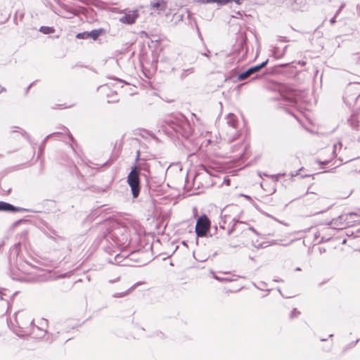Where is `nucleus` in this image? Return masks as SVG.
Here are the masks:
<instances>
[{
    "label": "nucleus",
    "mask_w": 360,
    "mask_h": 360,
    "mask_svg": "<svg viewBox=\"0 0 360 360\" xmlns=\"http://www.w3.org/2000/svg\"><path fill=\"white\" fill-rule=\"evenodd\" d=\"M15 321L19 330H15L18 336L43 335L44 330L39 327L33 326V319L27 311H18L15 314Z\"/></svg>",
    "instance_id": "nucleus-1"
},
{
    "label": "nucleus",
    "mask_w": 360,
    "mask_h": 360,
    "mask_svg": "<svg viewBox=\"0 0 360 360\" xmlns=\"http://www.w3.org/2000/svg\"><path fill=\"white\" fill-rule=\"evenodd\" d=\"M243 210L237 205H230L225 207L221 213V221L219 222V227L224 230H227L231 227V225L236 224L238 219H240Z\"/></svg>",
    "instance_id": "nucleus-2"
},
{
    "label": "nucleus",
    "mask_w": 360,
    "mask_h": 360,
    "mask_svg": "<svg viewBox=\"0 0 360 360\" xmlns=\"http://www.w3.org/2000/svg\"><path fill=\"white\" fill-rule=\"evenodd\" d=\"M152 258V244L146 241L145 236H139V243H136V266H144Z\"/></svg>",
    "instance_id": "nucleus-3"
},
{
    "label": "nucleus",
    "mask_w": 360,
    "mask_h": 360,
    "mask_svg": "<svg viewBox=\"0 0 360 360\" xmlns=\"http://www.w3.org/2000/svg\"><path fill=\"white\" fill-rule=\"evenodd\" d=\"M169 126L176 133L179 134L184 138H188L193 132L189 122L182 115L174 117L169 122Z\"/></svg>",
    "instance_id": "nucleus-4"
},
{
    "label": "nucleus",
    "mask_w": 360,
    "mask_h": 360,
    "mask_svg": "<svg viewBox=\"0 0 360 360\" xmlns=\"http://www.w3.org/2000/svg\"><path fill=\"white\" fill-rule=\"evenodd\" d=\"M355 212L342 214L338 217L333 219L329 224L335 229H342L347 226H353L360 224V219H353V216H357Z\"/></svg>",
    "instance_id": "nucleus-5"
},
{
    "label": "nucleus",
    "mask_w": 360,
    "mask_h": 360,
    "mask_svg": "<svg viewBox=\"0 0 360 360\" xmlns=\"http://www.w3.org/2000/svg\"><path fill=\"white\" fill-rule=\"evenodd\" d=\"M226 139L228 141H233L236 140L238 136V120L236 115L233 113H229L226 117Z\"/></svg>",
    "instance_id": "nucleus-6"
},
{
    "label": "nucleus",
    "mask_w": 360,
    "mask_h": 360,
    "mask_svg": "<svg viewBox=\"0 0 360 360\" xmlns=\"http://www.w3.org/2000/svg\"><path fill=\"white\" fill-rule=\"evenodd\" d=\"M210 229V221L208 217L203 214L198 219L195 224V233L198 237H205Z\"/></svg>",
    "instance_id": "nucleus-7"
},
{
    "label": "nucleus",
    "mask_w": 360,
    "mask_h": 360,
    "mask_svg": "<svg viewBox=\"0 0 360 360\" xmlns=\"http://www.w3.org/2000/svg\"><path fill=\"white\" fill-rule=\"evenodd\" d=\"M255 231V229L248 224L238 219L236 224L231 225V227L230 229L229 228L228 235L230 236L231 234L235 232L238 233H242L243 231Z\"/></svg>",
    "instance_id": "nucleus-8"
},
{
    "label": "nucleus",
    "mask_w": 360,
    "mask_h": 360,
    "mask_svg": "<svg viewBox=\"0 0 360 360\" xmlns=\"http://www.w3.org/2000/svg\"><path fill=\"white\" fill-rule=\"evenodd\" d=\"M268 61H269V60L267 59L264 62L262 63L261 64L250 67L245 72L240 73L238 76V80H240V81L244 80V79H247L248 77H249L250 75L257 72L262 68H263L264 67H265L266 65V64L268 63Z\"/></svg>",
    "instance_id": "nucleus-9"
},
{
    "label": "nucleus",
    "mask_w": 360,
    "mask_h": 360,
    "mask_svg": "<svg viewBox=\"0 0 360 360\" xmlns=\"http://www.w3.org/2000/svg\"><path fill=\"white\" fill-rule=\"evenodd\" d=\"M136 41H139L141 46V52H143L146 47H150V43L153 42L148 34L141 31L136 34Z\"/></svg>",
    "instance_id": "nucleus-10"
},
{
    "label": "nucleus",
    "mask_w": 360,
    "mask_h": 360,
    "mask_svg": "<svg viewBox=\"0 0 360 360\" xmlns=\"http://www.w3.org/2000/svg\"><path fill=\"white\" fill-rule=\"evenodd\" d=\"M167 3L165 0H153L150 3L148 8L151 11L160 13V12L165 11L167 8Z\"/></svg>",
    "instance_id": "nucleus-11"
},
{
    "label": "nucleus",
    "mask_w": 360,
    "mask_h": 360,
    "mask_svg": "<svg viewBox=\"0 0 360 360\" xmlns=\"http://www.w3.org/2000/svg\"><path fill=\"white\" fill-rule=\"evenodd\" d=\"M147 170V165L146 163H142V161L139 159V152L136 151V197L139 195V172L140 170Z\"/></svg>",
    "instance_id": "nucleus-12"
},
{
    "label": "nucleus",
    "mask_w": 360,
    "mask_h": 360,
    "mask_svg": "<svg viewBox=\"0 0 360 360\" xmlns=\"http://www.w3.org/2000/svg\"><path fill=\"white\" fill-rule=\"evenodd\" d=\"M124 15L120 18V21L124 24L131 25L135 22V11H128L127 9L120 11Z\"/></svg>",
    "instance_id": "nucleus-13"
},
{
    "label": "nucleus",
    "mask_w": 360,
    "mask_h": 360,
    "mask_svg": "<svg viewBox=\"0 0 360 360\" xmlns=\"http://www.w3.org/2000/svg\"><path fill=\"white\" fill-rule=\"evenodd\" d=\"M153 202L149 199L145 202L144 207L143 209H140L139 212L143 214V217H146L147 220H148L153 213Z\"/></svg>",
    "instance_id": "nucleus-14"
},
{
    "label": "nucleus",
    "mask_w": 360,
    "mask_h": 360,
    "mask_svg": "<svg viewBox=\"0 0 360 360\" xmlns=\"http://www.w3.org/2000/svg\"><path fill=\"white\" fill-rule=\"evenodd\" d=\"M127 181L131 187L133 197L135 198V163L131 167V172L128 176Z\"/></svg>",
    "instance_id": "nucleus-15"
},
{
    "label": "nucleus",
    "mask_w": 360,
    "mask_h": 360,
    "mask_svg": "<svg viewBox=\"0 0 360 360\" xmlns=\"http://www.w3.org/2000/svg\"><path fill=\"white\" fill-rule=\"evenodd\" d=\"M202 4H212L216 3L218 5H226L229 2L234 1L237 4H241V0H198Z\"/></svg>",
    "instance_id": "nucleus-16"
},
{
    "label": "nucleus",
    "mask_w": 360,
    "mask_h": 360,
    "mask_svg": "<svg viewBox=\"0 0 360 360\" xmlns=\"http://www.w3.org/2000/svg\"><path fill=\"white\" fill-rule=\"evenodd\" d=\"M138 136L146 140L154 138L153 134L144 129H136V141L138 140Z\"/></svg>",
    "instance_id": "nucleus-17"
},
{
    "label": "nucleus",
    "mask_w": 360,
    "mask_h": 360,
    "mask_svg": "<svg viewBox=\"0 0 360 360\" xmlns=\"http://www.w3.org/2000/svg\"><path fill=\"white\" fill-rule=\"evenodd\" d=\"M232 152L237 153V156L241 157L247 148V146H244V144L241 142L238 143L237 144L233 146Z\"/></svg>",
    "instance_id": "nucleus-18"
},
{
    "label": "nucleus",
    "mask_w": 360,
    "mask_h": 360,
    "mask_svg": "<svg viewBox=\"0 0 360 360\" xmlns=\"http://www.w3.org/2000/svg\"><path fill=\"white\" fill-rule=\"evenodd\" d=\"M18 210V207H14L8 202L0 201V211L17 212Z\"/></svg>",
    "instance_id": "nucleus-19"
},
{
    "label": "nucleus",
    "mask_w": 360,
    "mask_h": 360,
    "mask_svg": "<svg viewBox=\"0 0 360 360\" xmlns=\"http://www.w3.org/2000/svg\"><path fill=\"white\" fill-rule=\"evenodd\" d=\"M342 147V145L341 142H338L337 143H334L330 158L331 159L334 157H337L338 155V150H339V151L341 150Z\"/></svg>",
    "instance_id": "nucleus-20"
},
{
    "label": "nucleus",
    "mask_w": 360,
    "mask_h": 360,
    "mask_svg": "<svg viewBox=\"0 0 360 360\" xmlns=\"http://www.w3.org/2000/svg\"><path fill=\"white\" fill-rule=\"evenodd\" d=\"M101 33H102L101 29L93 30L91 32H89V38H91L94 40H96L101 34Z\"/></svg>",
    "instance_id": "nucleus-21"
},
{
    "label": "nucleus",
    "mask_w": 360,
    "mask_h": 360,
    "mask_svg": "<svg viewBox=\"0 0 360 360\" xmlns=\"http://www.w3.org/2000/svg\"><path fill=\"white\" fill-rule=\"evenodd\" d=\"M39 31L44 34H52L54 32V29L51 27L47 26H41L39 29Z\"/></svg>",
    "instance_id": "nucleus-22"
},
{
    "label": "nucleus",
    "mask_w": 360,
    "mask_h": 360,
    "mask_svg": "<svg viewBox=\"0 0 360 360\" xmlns=\"http://www.w3.org/2000/svg\"><path fill=\"white\" fill-rule=\"evenodd\" d=\"M193 72H194L193 68H188V69L183 70L182 72H181V74L180 75V77L181 79H184L188 75H191V74L193 73Z\"/></svg>",
    "instance_id": "nucleus-23"
},
{
    "label": "nucleus",
    "mask_w": 360,
    "mask_h": 360,
    "mask_svg": "<svg viewBox=\"0 0 360 360\" xmlns=\"http://www.w3.org/2000/svg\"><path fill=\"white\" fill-rule=\"evenodd\" d=\"M134 285H132L128 290L123 292H117L113 295L114 297H122L128 295V293L131 291V289H133Z\"/></svg>",
    "instance_id": "nucleus-24"
},
{
    "label": "nucleus",
    "mask_w": 360,
    "mask_h": 360,
    "mask_svg": "<svg viewBox=\"0 0 360 360\" xmlns=\"http://www.w3.org/2000/svg\"><path fill=\"white\" fill-rule=\"evenodd\" d=\"M77 38L78 39H89V32H84L77 34Z\"/></svg>",
    "instance_id": "nucleus-25"
},
{
    "label": "nucleus",
    "mask_w": 360,
    "mask_h": 360,
    "mask_svg": "<svg viewBox=\"0 0 360 360\" xmlns=\"http://www.w3.org/2000/svg\"><path fill=\"white\" fill-rule=\"evenodd\" d=\"M286 100L290 103H294L295 102V97L293 96V95H290L288 97H286Z\"/></svg>",
    "instance_id": "nucleus-26"
},
{
    "label": "nucleus",
    "mask_w": 360,
    "mask_h": 360,
    "mask_svg": "<svg viewBox=\"0 0 360 360\" xmlns=\"http://www.w3.org/2000/svg\"><path fill=\"white\" fill-rule=\"evenodd\" d=\"M300 314L298 311H297L296 309H293L290 312V318H294L295 316H297Z\"/></svg>",
    "instance_id": "nucleus-27"
},
{
    "label": "nucleus",
    "mask_w": 360,
    "mask_h": 360,
    "mask_svg": "<svg viewBox=\"0 0 360 360\" xmlns=\"http://www.w3.org/2000/svg\"><path fill=\"white\" fill-rule=\"evenodd\" d=\"M345 6V3H342L341 4V6H340V8L338 9V11H336L335 13V16H338L340 13L341 12V11L342 10V8Z\"/></svg>",
    "instance_id": "nucleus-28"
},
{
    "label": "nucleus",
    "mask_w": 360,
    "mask_h": 360,
    "mask_svg": "<svg viewBox=\"0 0 360 360\" xmlns=\"http://www.w3.org/2000/svg\"><path fill=\"white\" fill-rule=\"evenodd\" d=\"M264 175L266 176H270L273 179L274 181H277L278 180V176L276 174H273V175L269 176L266 174H264Z\"/></svg>",
    "instance_id": "nucleus-29"
},
{
    "label": "nucleus",
    "mask_w": 360,
    "mask_h": 360,
    "mask_svg": "<svg viewBox=\"0 0 360 360\" xmlns=\"http://www.w3.org/2000/svg\"><path fill=\"white\" fill-rule=\"evenodd\" d=\"M128 259H128L127 257H126V258L124 259V261H123L124 262H123V264H122V266H131V264H129V263L128 262Z\"/></svg>",
    "instance_id": "nucleus-30"
},
{
    "label": "nucleus",
    "mask_w": 360,
    "mask_h": 360,
    "mask_svg": "<svg viewBox=\"0 0 360 360\" xmlns=\"http://www.w3.org/2000/svg\"><path fill=\"white\" fill-rule=\"evenodd\" d=\"M351 125L353 128H356L357 129H360V122H358L356 124H354L352 122H351Z\"/></svg>",
    "instance_id": "nucleus-31"
},
{
    "label": "nucleus",
    "mask_w": 360,
    "mask_h": 360,
    "mask_svg": "<svg viewBox=\"0 0 360 360\" xmlns=\"http://www.w3.org/2000/svg\"><path fill=\"white\" fill-rule=\"evenodd\" d=\"M6 295V293L1 289H0V300H4L5 298L4 297V296Z\"/></svg>",
    "instance_id": "nucleus-32"
},
{
    "label": "nucleus",
    "mask_w": 360,
    "mask_h": 360,
    "mask_svg": "<svg viewBox=\"0 0 360 360\" xmlns=\"http://www.w3.org/2000/svg\"><path fill=\"white\" fill-rule=\"evenodd\" d=\"M339 160L342 162H347L349 161V160H345L343 158V157L342 155H340L339 158H338Z\"/></svg>",
    "instance_id": "nucleus-33"
},
{
    "label": "nucleus",
    "mask_w": 360,
    "mask_h": 360,
    "mask_svg": "<svg viewBox=\"0 0 360 360\" xmlns=\"http://www.w3.org/2000/svg\"><path fill=\"white\" fill-rule=\"evenodd\" d=\"M214 278L218 280V281H229L226 278H222L218 277L217 276H214Z\"/></svg>",
    "instance_id": "nucleus-34"
},
{
    "label": "nucleus",
    "mask_w": 360,
    "mask_h": 360,
    "mask_svg": "<svg viewBox=\"0 0 360 360\" xmlns=\"http://www.w3.org/2000/svg\"><path fill=\"white\" fill-rule=\"evenodd\" d=\"M336 18L335 15L330 19V22L333 25L336 22Z\"/></svg>",
    "instance_id": "nucleus-35"
},
{
    "label": "nucleus",
    "mask_w": 360,
    "mask_h": 360,
    "mask_svg": "<svg viewBox=\"0 0 360 360\" xmlns=\"http://www.w3.org/2000/svg\"><path fill=\"white\" fill-rule=\"evenodd\" d=\"M99 88H101L103 90H105L108 88V85L105 84V85L100 86Z\"/></svg>",
    "instance_id": "nucleus-36"
},
{
    "label": "nucleus",
    "mask_w": 360,
    "mask_h": 360,
    "mask_svg": "<svg viewBox=\"0 0 360 360\" xmlns=\"http://www.w3.org/2000/svg\"><path fill=\"white\" fill-rule=\"evenodd\" d=\"M358 214L357 216H353V219H360V213L356 212Z\"/></svg>",
    "instance_id": "nucleus-37"
},
{
    "label": "nucleus",
    "mask_w": 360,
    "mask_h": 360,
    "mask_svg": "<svg viewBox=\"0 0 360 360\" xmlns=\"http://www.w3.org/2000/svg\"><path fill=\"white\" fill-rule=\"evenodd\" d=\"M210 51L207 50L206 53H203L204 56L209 57Z\"/></svg>",
    "instance_id": "nucleus-38"
},
{
    "label": "nucleus",
    "mask_w": 360,
    "mask_h": 360,
    "mask_svg": "<svg viewBox=\"0 0 360 360\" xmlns=\"http://www.w3.org/2000/svg\"><path fill=\"white\" fill-rule=\"evenodd\" d=\"M328 162V160H323V161H321V162H320V163H321V164H325V163H327Z\"/></svg>",
    "instance_id": "nucleus-39"
},
{
    "label": "nucleus",
    "mask_w": 360,
    "mask_h": 360,
    "mask_svg": "<svg viewBox=\"0 0 360 360\" xmlns=\"http://www.w3.org/2000/svg\"><path fill=\"white\" fill-rule=\"evenodd\" d=\"M120 258V255H117L116 257H115V260L117 262H119V259Z\"/></svg>",
    "instance_id": "nucleus-40"
},
{
    "label": "nucleus",
    "mask_w": 360,
    "mask_h": 360,
    "mask_svg": "<svg viewBox=\"0 0 360 360\" xmlns=\"http://www.w3.org/2000/svg\"><path fill=\"white\" fill-rule=\"evenodd\" d=\"M330 150H330V148H328H328H326V149H325V150H324L323 153L330 152Z\"/></svg>",
    "instance_id": "nucleus-41"
},
{
    "label": "nucleus",
    "mask_w": 360,
    "mask_h": 360,
    "mask_svg": "<svg viewBox=\"0 0 360 360\" xmlns=\"http://www.w3.org/2000/svg\"><path fill=\"white\" fill-rule=\"evenodd\" d=\"M5 90H6V89H5V88L1 87V86H0V92H1V91H5Z\"/></svg>",
    "instance_id": "nucleus-42"
},
{
    "label": "nucleus",
    "mask_w": 360,
    "mask_h": 360,
    "mask_svg": "<svg viewBox=\"0 0 360 360\" xmlns=\"http://www.w3.org/2000/svg\"><path fill=\"white\" fill-rule=\"evenodd\" d=\"M357 10H358L359 14H360V5L357 6Z\"/></svg>",
    "instance_id": "nucleus-43"
},
{
    "label": "nucleus",
    "mask_w": 360,
    "mask_h": 360,
    "mask_svg": "<svg viewBox=\"0 0 360 360\" xmlns=\"http://www.w3.org/2000/svg\"><path fill=\"white\" fill-rule=\"evenodd\" d=\"M123 82L122 80H117V84H122Z\"/></svg>",
    "instance_id": "nucleus-44"
},
{
    "label": "nucleus",
    "mask_w": 360,
    "mask_h": 360,
    "mask_svg": "<svg viewBox=\"0 0 360 360\" xmlns=\"http://www.w3.org/2000/svg\"><path fill=\"white\" fill-rule=\"evenodd\" d=\"M114 101H115V99H109V100L108 101V102H109V103H110V102H114Z\"/></svg>",
    "instance_id": "nucleus-45"
},
{
    "label": "nucleus",
    "mask_w": 360,
    "mask_h": 360,
    "mask_svg": "<svg viewBox=\"0 0 360 360\" xmlns=\"http://www.w3.org/2000/svg\"><path fill=\"white\" fill-rule=\"evenodd\" d=\"M139 11L136 9V18L139 17Z\"/></svg>",
    "instance_id": "nucleus-46"
},
{
    "label": "nucleus",
    "mask_w": 360,
    "mask_h": 360,
    "mask_svg": "<svg viewBox=\"0 0 360 360\" xmlns=\"http://www.w3.org/2000/svg\"><path fill=\"white\" fill-rule=\"evenodd\" d=\"M141 284V283H140V282H136V287H137V286L140 285Z\"/></svg>",
    "instance_id": "nucleus-47"
},
{
    "label": "nucleus",
    "mask_w": 360,
    "mask_h": 360,
    "mask_svg": "<svg viewBox=\"0 0 360 360\" xmlns=\"http://www.w3.org/2000/svg\"><path fill=\"white\" fill-rule=\"evenodd\" d=\"M295 270H296V271H300V270H301V269H300V267H297V268L295 269Z\"/></svg>",
    "instance_id": "nucleus-48"
},
{
    "label": "nucleus",
    "mask_w": 360,
    "mask_h": 360,
    "mask_svg": "<svg viewBox=\"0 0 360 360\" xmlns=\"http://www.w3.org/2000/svg\"><path fill=\"white\" fill-rule=\"evenodd\" d=\"M244 196L245 197V198H248V199H250V196H248V195H244Z\"/></svg>",
    "instance_id": "nucleus-49"
},
{
    "label": "nucleus",
    "mask_w": 360,
    "mask_h": 360,
    "mask_svg": "<svg viewBox=\"0 0 360 360\" xmlns=\"http://www.w3.org/2000/svg\"><path fill=\"white\" fill-rule=\"evenodd\" d=\"M112 94L113 96H116V95H117V93H115V92H114V91H113V92L112 93Z\"/></svg>",
    "instance_id": "nucleus-50"
},
{
    "label": "nucleus",
    "mask_w": 360,
    "mask_h": 360,
    "mask_svg": "<svg viewBox=\"0 0 360 360\" xmlns=\"http://www.w3.org/2000/svg\"><path fill=\"white\" fill-rule=\"evenodd\" d=\"M70 138L71 139V140H73V137L72 136V135H69Z\"/></svg>",
    "instance_id": "nucleus-51"
},
{
    "label": "nucleus",
    "mask_w": 360,
    "mask_h": 360,
    "mask_svg": "<svg viewBox=\"0 0 360 360\" xmlns=\"http://www.w3.org/2000/svg\"><path fill=\"white\" fill-rule=\"evenodd\" d=\"M346 243V240L345 239L343 241H342V244H345Z\"/></svg>",
    "instance_id": "nucleus-52"
},
{
    "label": "nucleus",
    "mask_w": 360,
    "mask_h": 360,
    "mask_svg": "<svg viewBox=\"0 0 360 360\" xmlns=\"http://www.w3.org/2000/svg\"><path fill=\"white\" fill-rule=\"evenodd\" d=\"M320 252H323V250H321V248H319Z\"/></svg>",
    "instance_id": "nucleus-53"
},
{
    "label": "nucleus",
    "mask_w": 360,
    "mask_h": 360,
    "mask_svg": "<svg viewBox=\"0 0 360 360\" xmlns=\"http://www.w3.org/2000/svg\"><path fill=\"white\" fill-rule=\"evenodd\" d=\"M320 252H323V250H321V248H319Z\"/></svg>",
    "instance_id": "nucleus-54"
},
{
    "label": "nucleus",
    "mask_w": 360,
    "mask_h": 360,
    "mask_svg": "<svg viewBox=\"0 0 360 360\" xmlns=\"http://www.w3.org/2000/svg\"><path fill=\"white\" fill-rule=\"evenodd\" d=\"M124 85H125L127 87V86H129V85L128 84H125Z\"/></svg>",
    "instance_id": "nucleus-55"
}]
</instances>
